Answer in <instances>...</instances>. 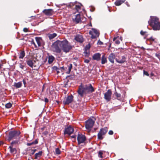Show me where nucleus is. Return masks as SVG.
I'll list each match as a JSON object with an SVG mask.
<instances>
[{
  "mask_svg": "<svg viewBox=\"0 0 160 160\" xmlns=\"http://www.w3.org/2000/svg\"><path fill=\"white\" fill-rule=\"evenodd\" d=\"M95 91V89L91 84L88 85H82V84L79 86L78 92L81 97H82L84 94L92 93Z\"/></svg>",
  "mask_w": 160,
  "mask_h": 160,
  "instance_id": "obj_1",
  "label": "nucleus"
},
{
  "mask_svg": "<svg viewBox=\"0 0 160 160\" xmlns=\"http://www.w3.org/2000/svg\"><path fill=\"white\" fill-rule=\"evenodd\" d=\"M150 21L148 22L149 25L154 30L160 29V23L159 22L158 18L156 17H151Z\"/></svg>",
  "mask_w": 160,
  "mask_h": 160,
  "instance_id": "obj_2",
  "label": "nucleus"
},
{
  "mask_svg": "<svg viewBox=\"0 0 160 160\" xmlns=\"http://www.w3.org/2000/svg\"><path fill=\"white\" fill-rule=\"evenodd\" d=\"M21 132L19 130H12L9 132L7 140L10 142L12 139H20Z\"/></svg>",
  "mask_w": 160,
  "mask_h": 160,
  "instance_id": "obj_3",
  "label": "nucleus"
},
{
  "mask_svg": "<svg viewBox=\"0 0 160 160\" xmlns=\"http://www.w3.org/2000/svg\"><path fill=\"white\" fill-rule=\"evenodd\" d=\"M72 46L66 39L62 41L61 49L66 53L68 52L72 48Z\"/></svg>",
  "mask_w": 160,
  "mask_h": 160,
  "instance_id": "obj_4",
  "label": "nucleus"
},
{
  "mask_svg": "<svg viewBox=\"0 0 160 160\" xmlns=\"http://www.w3.org/2000/svg\"><path fill=\"white\" fill-rule=\"evenodd\" d=\"M62 41L57 40L52 45V47L54 52L60 53L61 52Z\"/></svg>",
  "mask_w": 160,
  "mask_h": 160,
  "instance_id": "obj_5",
  "label": "nucleus"
},
{
  "mask_svg": "<svg viewBox=\"0 0 160 160\" xmlns=\"http://www.w3.org/2000/svg\"><path fill=\"white\" fill-rule=\"evenodd\" d=\"M108 131L107 127L102 128L98 134V140H102L103 138V135L105 134Z\"/></svg>",
  "mask_w": 160,
  "mask_h": 160,
  "instance_id": "obj_6",
  "label": "nucleus"
},
{
  "mask_svg": "<svg viewBox=\"0 0 160 160\" xmlns=\"http://www.w3.org/2000/svg\"><path fill=\"white\" fill-rule=\"evenodd\" d=\"M95 121L92 119H89L85 122V127L86 129L90 130L93 127Z\"/></svg>",
  "mask_w": 160,
  "mask_h": 160,
  "instance_id": "obj_7",
  "label": "nucleus"
},
{
  "mask_svg": "<svg viewBox=\"0 0 160 160\" xmlns=\"http://www.w3.org/2000/svg\"><path fill=\"white\" fill-rule=\"evenodd\" d=\"M73 128L70 125L69 126L65 127L64 131V134L65 135L68 134L70 135L73 133Z\"/></svg>",
  "mask_w": 160,
  "mask_h": 160,
  "instance_id": "obj_8",
  "label": "nucleus"
},
{
  "mask_svg": "<svg viewBox=\"0 0 160 160\" xmlns=\"http://www.w3.org/2000/svg\"><path fill=\"white\" fill-rule=\"evenodd\" d=\"M86 140V138L84 135L78 134L77 137V140L78 144L83 143Z\"/></svg>",
  "mask_w": 160,
  "mask_h": 160,
  "instance_id": "obj_9",
  "label": "nucleus"
},
{
  "mask_svg": "<svg viewBox=\"0 0 160 160\" xmlns=\"http://www.w3.org/2000/svg\"><path fill=\"white\" fill-rule=\"evenodd\" d=\"M73 100V96L72 95H71L67 96L63 103L65 105H68L71 103Z\"/></svg>",
  "mask_w": 160,
  "mask_h": 160,
  "instance_id": "obj_10",
  "label": "nucleus"
},
{
  "mask_svg": "<svg viewBox=\"0 0 160 160\" xmlns=\"http://www.w3.org/2000/svg\"><path fill=\"white\" fill-rule=\"evenodd\" d=\"M112 92L111 90L108 89L104 94V99L107 101H109L111 99Z\"/></svg>",
  "mask_w": 160,
  "mask_h": 160,
  "instance_id": "obj_11",
  "label": "nucleus"
},
{
  "mask_svg": "<svg viewBox=\"0 0 160 160\" xmlns=\"http://www.w3.org/2000/svg\"><path fill=\"white\" fill-rule=\"evenodd\" d=\"M75 39L77 42L80 43H82L84 41L82 36L80 34L77 35L75 37Z\"/></svg>",
  "mask_w": 160,
  "mask_h": 160,
  "instance_id": "obj_12",
  "label": "nucleus"
},
{
  "mask_svg": "<svg viewBox=\"0 0 160 160\" xmlns=\"http://www.w3.org/2000/svg\"><path fill=\"white\" fill-rule=\"evenodd\" d=\"M116 61L118 63L120 64H122L126 62V58L125 56H123L121 57V59H118L117 58H115Z\"/></svg>",
  "mask_w": 160,
  "mask_h": 160,
  "instance_id": "obj_13",
  "label": "nucleus"
},
{
  "mask_svg": "<svg viewBox=\"0 0 160 160\" xmlns=\"http://www.w3.org/2000/svg\"><path fill=\"white\" fill-rule=\"evenodd\" d=\"M101 54L99 53H96L93 55L92 57V59L97 61H99L101 59Z\"/></svg>",
  "mask_w": 160,
  "mask_h": 160,
  "instance_id": "obj_14",
  "label": "nucleus"
},
{
  "mask_svg": "<svg viewBox=\"0 0 160 160\" xmlns=\"http://www.w3.org/2000/svg\"><path fill=\"white\" fill-rule=\"evenodd\" d=\"M108 59L110 62L112 63H114V60L115 59V54L113 53H111L109 56Z\"/></svg>",
  "mask_w": 160,
  "mask_h": 160,
  "instance_id": "obj_15",
  "label": "nucleus"
},
{
  "mask_svg": "<svg viewBox=\"0 0 160 160\" xmlns=\"http://www.w3.org/2000/svg\"><path fill=\"white\" fill-rule=\"evenodd\" d=\"M42 12L46 15L50 16L52 14L53 10L52 9H44Z\"/></svg>",
  "mask_w": 160,
  "mask_h": 160,
  "instance_id": "obj_16",
  "label": "nucleus"
},
{
  "mask_svg": "<svg viewBox=\"0 0 160 160\" xmlns=\"http://www.w3.org/2000/svg\"><path fill=\"white\" fill-rule=\"evenodd\" d=\"M69 81L67 78L64 79V87L66 88H68L70 87L71 84H69Z\"/></svg>",
  "mask_w": 160,
  "mask_h": 160,
  "instance_id": "obj_17",
  "label": "nucleus"
},
{
  "mask_svg": "<svg viewBox=\"0 0 160 160\" xmlns=\"http://www.w3.org/2000/svg\"><path fill=\"white\" fill-rule=\"evenodd\" d=\"M73 19L77 23H78L81 21V17L80 14H78L75 15V18Z\"/></svg>",
  "mask_w": 160,
  "mask_h": 160,
  "instance_id": "obj_18",
  "label": "nucleus"
},
{
  "mask_svg": "<svg viewBox=\"0 0 160 160\" xmlns=\"http://www.w3.org/2000/svg\"><path fill=\"white\" fill-rule=\"evenodd\" d=\"M36 41L38 44V47L42 46L41 42L42 41V38L40 37H36L35 38Z\"/></svg>",
  "mask_w": 160,
  "mask_h": 160,
  "instance_id": "obj_19",
  "label": "nucleus"
},
{
  "mask_svg": "<svg viewBox=\"0 0 160 160\" xmlns=\"http://www.w3.org/2000/svg\"><path fill=\"white\" fill-rule=\"evenodd\" d=\"M48 63L49 64H52L55 60V58L52 55L48 56Z\"/></svg>",
  "mask_w": 160,
  "mask_h": 160,
  "instance_id": "obj_20",
  "label": "nucleus"
},
{
  "mask_svg": "<svg viewBox=\"0 0 160 160\" xmlns=\"http://www.w3.org/2000/svg\"><path fill=\"white\" fill-rule=\"evenodd\" d=\"M16 140H13L10 143V145L13 146V144H18L20 142V139H15Z\"/></svg>",
  "mask_w": 160,
  "mask_h": 160,
  "instance_id": "obj_21",
  "label": "nucleus"
},
{
  "mask_svg": "<svg viewBox=\"0 0 160 160\" xmlns=\"http://www.w3.org/2000/svg\"><path fill=\"white\" fill-rule=\"evenodd\" d=\"M22 82H14L13 86L16 88H19L22 87Z\"/></svg>",
  "mask_w": 160,
  "mask_h": 160,
  "instance_id": "obj_22",
  "label": "nucleus"
},
{
  "mask_svg": "<svg viewBox=\"0 0 160 160\" xmlns=\"http://www.w3.org/2000/svg\"><path fill=\"white\" fill-rule=\"evenodd\" d=\"M38 140L36 139L34 141H32L31 142L27 143V145L28 146H30L33 145H36L38 143Z\"/></svg>",
  "mask_w": 160,
  "mask_h": 160,
  "instance_id": "obj_23",
  "label": "nucleus"
},
{
  "mask_svg": "<svg viewBox=\"0 0 160 160\" xmlns=\"http://www.w3.org/2000/svg\"><path fill=\"white\" fill-rule=\"evenodd\" d=\"M13 146L10 145L8 148V149H9L10 152L11 153H13L14 152H16V149L15 148H13Z\"/></svg>",
  "mask_w": 160,
  "mask_h": 160,
  "instance_id": "obj_24",
  "label": "nucleus"
},
{
  "mask_svg": "<svg viewBox=\"0 0 160 160\" xmlns=\"http://www.w3.org/2000/svg\"><path fill=\"white\" fill-rule=\"evenodd\" d=\"M26 62L27 65L30 67L32 68L33 66V62L32 60H28L26 61Z\"/></svg>",
  "mask_w": 160,
  "mask_h": 160,
  "instance_id": "obj_25",
  "label": "nucleus"
},
{
  "mask_svg": "<svg viewBox=\"0 0 160 160\" xmlns=\"http://www.w3.org/2000/svg\"><path fill=\"white\" fill-rule=\"evenodd\" d=\"M42 153V151H40L38 153H36L35 154V159H37L38 158L41 157Z\"/></svg>",
  "mask_w": 160,
  "mask_h": 160,
  "instance_id": "obj_26",
  "label": "nucleus"
},
{
  "mask_svg": "<svg viewBox=\"0 0 160 160\" xmlns=\"http://www.w3.org/2000/svg\"><path fill=\"white\" fill-rule=\"evenodd\" d=\"M125 1V0H118L115 2V4L116 6H118L121 5Z\"/></svg>",
  "mask_w": 160,
  "mask_h": 160,
  "instance_id": "obj_27",
  "label": "nucleus"
},
{
  "mask_svg": "<svg viewBox=\"0 0 160 160\" xmlns=\"http://www.w3.org/2000/svg\"><path fill=\"white\" fill-rule=\"evenodd\" d=\"M101 60V63L102 64H103L107 62V60L105 55H103L102 56Z\"/></svg>",
  "mask_w": 160,
  "mask_h": 160,
  "instance_id": "obj_28",
  "label": "nucleus"
},
{
  "mask_svg": "<svg viewBox=\"0 0 160 160\" xmlns=\"http://www.w3.org/2000/svg\"><path fill=\"white\" fill-rule=\"evenodd\" d=\"M67 66L68 68V70L67 72H66V73L68 74H69L70 73L71 69L72 67V64H70L69 65H68Z\"/></svg>",
  "mask_w": 160,
  "mask_h": 160,
  "instance_id": "obj_29",
  "label": "nucleus"
},
{
  "mask_svg": "<svg viewBox=\"0 0 160 160\" xmlns=\"http://www.w3.org/2000/svg\"><path fill=\"white\" fill-rule=\"evenodd\" d=\"M114 94L117 97L118 100H121V95L120 93H118L116 92V89H115V92H114Z\"/></svg>",
  "mask_w": 160,
  "mask_h": 160,
  "instance_id": "obj_30",
  "label": "nucleus"
},
{
  "mask_svg": "<svg viewBox=\"0 0 160 160\" xmlns=\"http://www.w3.org/2000/svg\"><path fill=\"white\" fill-rule=\"evenodd\" d=\"M57 36V34L55 33H54L52 34H49L48 37L49 39L51 40L56 37Z\"/></svg>",
  "mask_w": 160,
  "mask_h": 160,
  "instance_id": "obj_31",
  "label": "nucleus"
},
{
  "mask_svg": "<svg viewBox=\"0 0 160 160\" xmlns=\"http://www.w3.org/2000/svg\"><path fill=\"white\" fill-rule=\"evenodd\" d=\"M92 30L93 32L96 34V35L97 36V37H98L99 35V33L98 31L96 29L94 28H92Z\"/></svg>",
  "mask_w": 160,
  "mask_h": 160,
  "instance_id": "obj_32",
  "label": "nucleus"
},
{
  "mask_svg": "<svg viewBox=\"0 0 160 160\" xmlns=\"http://www.w3.org/2000/svg\"><path fill=\"white\" fill-rule=\"evenodd\" d=\"M25 53L24 51H22L20 53L19 58L22 59L25 56Z\"/></svg>",
  "mask_w": 160,
  "mask_h": 160,
  "instance_id": "obj_33",
  "label": "nucleus"
},
{
  "mask_svg": "<svg viewBox=\"0 0 160 160\" xmlns=\"http://www.w3.org/2000/svg\"><path fill=\"white\" fill-rule=\"evenodd\" d=\"M55 153L56 155H59L61 154V152L58 148H55Z\"/></svg>",
  "mask_w": 160,
  "mask_h": 160,
  "instance_id": "obj_34",
  "label": "nucleus"
},
{
  "mask_svg": "<svg viewBox=\"0 0 160 160\" xmlns=\"http://www.w3.org/2000/svg\"><path fill=\"white\" fill-rule=\"evenodd\" d=\"M12 106V104L10 102L8 103L5 105V107L7 108H9Z\"/></svg>",
  "mask_w": 160,
  "mask_h": 160,
  "instance_id": "obj_35",
  "label": "nucleus"
},
{
  "mask_svg": "<svg viewBox=\"0 0 160 160\" xmlns=\"http://www.w3.org/2000/svg\"><path fill=\"white\" fill-rule=\"evenodd\" d=\"M69 78V79L70 80H74L75 77L74 75H68L66 77V78Z\"/></svg>",
  "mask_w": 160,
  "mask_h": 160,
  "instance_id": "obj_36",
  "label": "nucleus"
},
{
  "mask_svg": "<svg viewBox=\"0 0 160 160\" xmlns=\"http://www.w3.org/2000/svg\"><path fill=\"white\" fill-rule=\"evenodd\" d=\"M74 8L77 11H78L80 9L81 7L79 5H75Z\"/></svg>",
  "mask_w": 160,
  "mask_h": 160,
  "instance_id": "obj_37",
  "label": "nucleus"
},
{
  "mask_svg": "<svg viewBox=\"0 0 160 160\" xmlns=\"http://www.w3.org/2000/svg\"><path fill=\"white\" fill-rule=\"evenodd\" d=\"M75 4L73 3L72 2H70L68 5L67 6L68 7H70V8H72V6H73L75 5Z\"/></svg>",
  "mask_w": 160,
  "mask_h": 160,
  "instance_id": "obj_38",
  "label": "nucleus"
},
{
  "mask_svg": "<svg viewBox=\"0 0 160 160\" xmlns=\"http://www.w3.org/2000/svg\"><path fill=\"white\" fill-rule=\"evenodd\" d=\"M84 53L85 54V56L86 57H88L89 56V53L86 50H85L84 52Z\"/></svg>",
  "mask_w": 160,
  "mask_h": 160,
  "instance_id": "obj_39",
  "label": "nucleus"
},
{
  "mask_svg": "<svg viewBox=\"0 0 160 160\" xmlns=\"http://www.w3.org/2000/svg\"><path fill=\"white\" fill-rule=\"evenodd\" d=\"M149 40L150 41L154 42H156V41L155 39L153 38L152 37H151L150 38Z\"/></svg>",
  "mask_w": 160,
  "mask_h": 160,
  "instance_id": "obj_40",
  "label": "nucleus"
},
{
  "mask_svg": "<svg viewBox=\"0 0 160 160\" xmlns=\"http://www.w3.org/2000/svg\"><path fill=\"white\" fill-rule=\"evenodd\" d=\"M52 68L53 69L56 70V71L58 70H59V68L57 66H54L52 67Z\"/></svg>",
  "mask_w": 160,
  "mask_h": 160,
  "instance_id": "obj_41",
  "label": "nucleus"
},
{
  "mask_svg": "<svg viewBox=\"0 0 160 160\" xmlns=\"http://www.w3.org/2000/svg\"><path fill=\"white\" fill-rule=\"evenodd\" d=\"M143 72L144 75H146L148 76H149V74L148 73V72L147 71H146L145 70H144Z\"/></svg>",
  "mask_w": 160,
  "mask_h": 160,
  "instance_id": "obj_42",
  "label": "nucleus"
},
{
  "mask_svg": "<svg viewBox=\"0 0 160 160\" xmlns=\"http://www.w3.org/2000/svg\"><path fill=\"white\" fill-rule=\"evenodd\" d=\"M102 152L101 151H99L98 152V156L101 158H102Z\"/></svg>",
  "mask_w": 160,
  "mask_h": 160,
  "instance_id": "obj_43",
  "label": "nucleus"
},
{
  "mask_svg": "<svg viewBox=\"0 0 160 160\" xmlns=\"http://www.w3.org/2000/svg\"><path fill=\"white\" fill-rule=\"evenodd\" d=\"M97 44L99 45H102L103 44V43L99 40Z\"/></svg>",
  "mask_w": 160,
  "mask_h": 160,
  "instance_id": "obj_44",
  "label": "nucleus"
},
{
  "mask_svg": "<svg viewBox=\"0 0 160 160\" xmlns=\"http://www.w3.org/2000/svg\"><path fill=\"white\" fill-rule=\"evenodd\" d=\"M19 67L22 69H24V66L21 63L19 64Z\"/></svg>",
  "mask_w": 160,
  "mask_h": 160,
  "instance_id": "obj_45",
  "label": "nucleus"
},
{
  "mask_svg": "<svg viewBox=\"0 0 160 160\" xmlns=\"http://www.w3.org/2000/svg\"><path fill=\"white\" fill-rule=\"evenodd\" d=\"M34 153L33 152V151L32 150H31V151L29 152V155L30 156H31L32 155L34 154Z\"/></svg>",
  "mask_w": 160,
  "mask_h": 160,
  "instance_id": "obj_46",
  "label": "nucleus"
},
{
  "mask_svg": "<svg viewBox=\"0 0 160 160\" xmlns=\"http://www.w3.org/2000/svg\"><path fill=\"white\" fill-rule=\"evenodd\" d=\"M59 70H60L62 72H63L65 70V68L64 67H59Z\"/></svg>",
  "mask_w": 160,
  "mask_h": 160,
  "instance_id": "obj_47",
  "label": "nucleus"
},
{
  "mask_svg": "<svg viewBox=\"0 0 160 160\" xmlns=\"http://www.w3.org/2000/svg\"><path fill=\"white\" fill-rule=\"evenodd\" d=\"M146 32H144L142 30H141L140 32V34L142 35H145V33H146Z\"/></svg>",
  "mask_w": 160,
  "mask_h": 160,
  "instance_id": "obj_48",
  "label": "nucleus"
},
{
  "mask_svg": "<svg viewBox=\"0 0 160 160\" xmlns=\"http://www.w3.org/2000/svg\"><path fill=\"white\" fill-rule=\"evenodd\" d=\"M97 35H93V34H92V35H91V38L92 39H95L97 38Z\"/></svg>",
  "mask_w": 160,
  "mask_h": 160,
  "instance_id": "obj_49",
  "label": "nucleus"
},
{
  "mask_svg": "<svg viewBox=\"0 0 160 160\" xmlns=\"http://www.w3.org/2000/svg\"><path fill=\"white\" fill-rule=\"evenodd\" d=\"M113 133V131L112 130H110L108 132V134L109 135H112Z\"/></svg>",
  "mask_w": 160,
  "mask_h": 160,
  "instance_id": "obj_50",
  "label": "nucleus"
},
{
  "mask_svg": "<svg viewBox=\"0 0 160 160\" xmlns=\"http://www.w3.org/2000/svg\"><path fill=\"white\" fill-rule=\"evenodd\" d=\"M115 43L117 44H119L120 43V42L118 40H116L115 41Z\"/></svg>",
  "mask_w": 160,
  "mask_h": 160,
  "instance_id": "obj_51",
  "label": "nucleus"
},
{
  "mask_svg": "<svg viewBox=\"0 0 160 160\" xmlns=\"http://www.w3.org/2000/svg\"><path fill=\"white\" fill-rule=\"evenodd\" d=\"M23 31L25 32H28V29L27 28H23Z\"/></svg>",
  "mask_w": 160,
  "mask_h": 160,
  "instance_id": "obj_52",
  "label": "nucleus"
},
{
  "mask_svg": "<svg viewBox=\"0 0 160 160\" xmlns=\"http://www.w3.org/2000/svg\"><path fill=\"white\" fill-rule=\"evenodd\" d=\"M49 101L48 99L47 98H45L44 99V102L46 103L48 102Z\"/></svg>",
  "mask_w": 160,
  "mask_h": 160,
  "instance_id": "obj_53",
  "label": "nucleus"
},
{
  "mask_svg": "<svg viewBox=\"0 0 160 160\" xmlns=\"http://www.w3.org/2000/svg\"><path fill=\"white\" fill-rule=\"evenodd\" d=\"M90 62V60H89L88 59H85V60H84V62H85V63H88L89 62Z\"/></svg>",
  "mask_w": 160,
  "mask_h": 160,
  "instance_id": "obj_54",
  "label": "nucleus"
},
{
  "mask_svg": "<svg viewBox=\"0 0 160 160\" xmlns=\"http://www.w3.org/2000/svg\"><path fill=\"white\" fill-rule=\"evenodd\" d=\"M31 44H33V45H35V43L34 42V41L33 39H32L31 41Z\"/></svg>",
  "mask_w": 160,
  "mask_h": 160,
  "instance_id": "obj_55",
  "label": "nucleus"
},
{
  "mask_svg": "<svg viewBox=\"0 0 160 160\" xmlns=\"http://www.w3.org/2000/svg\"><path fill=\"white\" fill-rule=\"evenodd\" d=\"M155 56L157 57L158 58L160 59V58H159V56H160V55L159 54H158V53H156L155 54Z\"/></svg>",
  "mask_w": 160,
  "mask_h": 160,
  "instance_id": "obj_56",
  "label": "nucleus"
},
{
  "mask_svg": "<svg viewBox=\"0 0 160 160\" xmlns=\"http://www.w3.org/2000/svg\"><path fill=\"white\" fill-rule=\"evenodd\" d=\"M48 132L47 131H45L43 133V134L45 135H47L48 134Z\"/></svg>",
  "mask_w": 160,
  "mask_h": 160,
  "instance_id": "obj_57",
  "label": "nucleus"
},
{
  "mask_svg": "<svg viewBox=\"0 0 160 160\" xmlns=\"http://www.w3.org/2000/svg\"><path fill=\"white\" fill-rule=\"evenodd\" d=\"M22 82H23V83L24 84V86H25V85L26 84V81H25V80L24 79H23L22 80Z\"/></svg>",
  "mask_w": 160,
  "mask_h": 160,
  "instance_id": "obj_58",
  "label": "nucleus"
},
{
  "mask_svg": "<svg viewBox=\"0 0 160 160\" xmlns=\"http://www.w3.org/2000/svg\"><path fill=\"white\" fill-rule=\"evenodd\" d=\"M3 143H4V142L2 141H0V146L1 145L3 144Z\"/></svg>",
  "mask_w": 160,
  "mask_h": 160,
  "instance_id": "obj_59",
  "label": "nucleus"
},
{
  "mask_svg": "<svg viewBox=\"0 0 160 160\" xmlns=\"http://www.w3.org/2000/svg\"><path fill=\"white\" fill-rule=\"evenodd\" d=\"M89 33L90 35H92V31H89Z\"/></svg>",
  "mask_w": 160,
  "mask_h": 160,
  "instance_id": "obj_60",
  "label": "nucleus"
},
{
  "mask_svg": "<svg viewBox=\"0 0 160 160\" xmlns=\"http://www.w3.org/2000/svg\"><path fill=\"white\" fill-rule=\"evenodd\" d=\"M71 137L72 138H76V135H72V136H71Z\"/></svg>",
  "mask_w": 160,
  "mask_h": 160,
  "instance_id": "obj_61",
  "label": "nucleus"
},
{
  "mask_svg": "<svg viewBox=\"0 0 160 160\" xmlns=\"http://www.w3.org/2000/svg\"><path fill=\"white\" fill-rule=\"evenodd\" d=\"M90 10L92 12H93L94 10V8H93L92 9H90Z\"/></svg>",
  "mask_w": 160,
  "mask_h": 160,
  "instance_id": "obj_62",
  "label": "nucleus"
},
{
  "mask_svg": "<svg viewBox=\"0 0 160 160\" xmlns=\"http://www.w3.org/2000/svg\"><path fill=\"white\" fill-rule=\"evenodd\" d=\"M45 127H42V128H41V129L42 130V131H43V130L44 129H45Z\"/></svg>",
  "mask_w": 160,
  "mask_h": 160,
  "instance_id": "obj_63",
  "label": "nucleus"
},
{
  "mask_svg": "<svg viewBox=\"0 0 160 160\" xmlns=\"http://www.w3.org/2000/svg\"><path fill=\"white\" fill-rule=\"evenodd\" d=\"M154 75V74L152 72L150 74V76L151 77L153 76Z\"/></svg>",
  "mask_w": 160,
  "mask_h": 160,
  "instance_id": "obj_64",
  "label": "nucleus"
}]
</instances>
